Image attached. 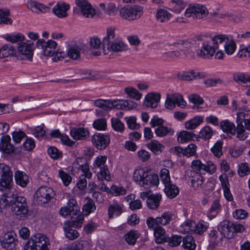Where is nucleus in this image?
Instances as JSON below:
<instances>
[{
  "mask_svg": "<svg viewBox=\"0 0 250 250\" xmlns=\"http://www.w3.org/2000/svg\"><path fill=\"white\" fill-rule=\"evenodd\" d=\"M154 235L156 242L157 243H164L166 242L168 237L166 235L165 229L160 226H155L154 229Z\"/></svg>",
  "mask_w": 250,
  "mask_h": 250,
  "instance_id": "obj_31",
  "label": "nucleus"
},
{
  "mask_svg": "<svg viewBox=\"0 0 250 250\" xmlns=\"http://www.w3.org/2000/svg\"><path fill=\"white\" fill-rule=\"evenodd\" d=\"M208 15V11L203 5L198 3H191L187 8L185 16L193 19L200 20L204 19Z\"/></svg>",
  "mask_w": 250,
  "mask_h": 250,
  "instance_id": "obj_7",
  "label": "nucleus"
},
{
  "mask_svg": "<svg viewBox=\"0 0 250 250\" xmlns=\"http://www.w3.org/2000/svg\"><path fill=\"white\" fill-rule=\"evenodd\" d=\"M48 154L54 160L61 159L62 157V151L55 146H50L48 148Z\"/></svg>",
  "mask_w": 250,
  "mask_h": 250,
  "instance_id": "obj_59",
  "label": "nucleus"
},
{
  "mask_svg": "<svg viewBox=\"0 0 250 250\" xmlns=\"http://www.w3.org/2000/svg\"><path fill=\"white\" fill-rule=\"evenodd\" d=\"M63 52L59 51L56 42L48 40V58H50L52 62H56L63 58Z\"/></svg>",
  "mask_w": 250,
  "mask_h": 250,
  "instance_id": "obj_11",
  "label": "nucleus"
},
{
  "mask_svg": "<svg viewBox=\"0 0 250 250\" xmlns=\"http://www.w3.org/2000/svg\"><path fill=\"white\" fill-rule=\"evenodd\" d=\"M122 208L123 206L117 203L111 204L108 209L109 217L111 218L114 215H120L122 213Z\"/></svg>",
  "mask_w": 250,
  "mask_h": 250,
  "instance_id": "obj_45",
  "label": "nucleus"
},
{
  "mask_svg": "<svg viewBox=\"0 0 250 250\" xmlns=\"http://www.w3.org/2000/svg\"><path fill=\"white\" fill-rule=\"evenodd\" d=\"M71 136L76 140H85L89 136L87 129L83 127L72 128L70 131Z\"/></svg>",
  "mask_w": 250,
  "mask_h": 250,
  "instance_id": "obj_20",
  "label": "nucleus"
},
{
  "mask_svg": "<svg viewBox=\"0 0 250 250\" xmlns=\"http://www.w3.org/2000/svg\"><path fill=\"white\" fill-rule=\"evenodd\" d=\"M238 174L241 177H244L250 173V167L247 163L241 164L239 166Z\"/></svg>",
  "mask_w": 250,
  "mask_h": 250,
  "instance_id": "obj_64",
  "label": "nucleus"
},
{
  "mask_svg": "<svg viewBox=\"0 0 250 250\" xmlns=\"http://www.w3.org/2000/svg\"><path fill=\"white\" fill-rule=\"evenodd\" d=\"M85 200L86 203L83 206V210L85 215H88L96 209V206L94 201L90 198L86 197Z\"/></svg>",
  "mask_w": 250,
  "mask_h": 250,
  "instance_id": "obj_47",
  "label": "nucleus"
},
{
  "mask_svg": "<svg viewBox=\"0 0 250 250\" xmlns=\"http://www.w3.org/2000/svg\"><path fill=\"white\" fill-rule=\"evenodd\" d=\"M195 135L188 131H181L178 136V141L181 143H184L193 139Z\"/></svg>",
  "mask_w": 250,
  "mask_h": 250,
  "instance_id": "obj_48",
  "label": "nucleus"
},
{
  "mask_svg": "<svg viewBox=\"0 0 250 250\" xmlns=\"http://www.w3.org/2000/svg\"><path fill=\"white\" fill-rule=\"evenodd\" d=\"M161 199L162 196L160 194L150 195L146 201L147 207L152 209H157L160 205Z\"/></svg>",
  "mask_w": 250,
  "mask_h": 250,
  "instance_id": "obj_33",
  "label": "nucleus"
},
{
  "mask_svg": "<svg viewBox=\"0 0 250 250\" xmlns=\"http://www.w3.org/2000/svg\"><path fill=\"white\" fill-rule=\"evenodd\" d=\"M66 207L70 209L72 213L70 223L74 228H81L84 220V216L80 212V208L76 200L73 198L70 199L67 203Z\"/></svg>",
  "mask_w": 250,
  "mask_h": 250,
  "instance_id": "obj_6",
  "label": "nucleus"
},
{
  "mask_svg": "<svg viewBox=\"0 0 250 250\" xmlns=\"http://www.w3.org/2000/svg\"><path fill=\"white\" fill-rule=\"evenodd\" d=\"M120 16L123 19L132 21L140 18L143 13V8L138 5L124 7L120 10Z\"/></svg>",
  "mask_w": 250,
  "mask_h": 250,
  "instance_id": "obj_8",
  "label": "nucleus"
},
{
  "mask_svg": "<svg viewBox=\"0 0 250 250\" xmlns=\"http://www.w3.org/2000/svg\"><path fill=\"white\" fill-rule=\"evenodd\" d=\"M214 132L211 127L206 125L201 129L199 136L205 140H208L211 138Z\"/></svg>",
  "mask_w": 250,
  "mask_h": 250,
  "instance_id": "obj_49",
  "label": "nucleus"
},
{
  "mask_svg": "<svg viewBox=\"0 0 250 250\" xmlns=\"http://www.w3.org/2000/svg\"><path fill=\"white\" fill-rule=\"evenodd\" d=\"M107 157L105 156H99L95 160L92 169L97 173V178L99 180H105L109 181L111 176L107 166L105 165Z\"/></svg>",
  "mask_w": 250,
  "mask_h": 250,
  "instance_id": "obj_3",
  "label": "nucleus"
},
{
  "mask_svg": "<svg viewBox=\"0 0 250 250\" xmlns=\"http://www.w3.org/2000/svg\"><path fill=\"white\" fill-rule=\"evenodd\" d=\"M221 205L218 199L214 200L208 211L207 215L210 219L215 217L221 210Z\"/></svg>",
  "mask_w": 250,
  "mask_h": 250,
  "instance_id": "obj_32",
  "label": "nucleus"
},
{
  "mask_svg": "<svg viewBox=\"0 0 250 250\" xmlns=\"http://www.w3.org/2000/svg\"><path fill=\"white\" fill-rule=\"evenodd\" d=\"M141 234L136 230H131L125 234L124 239L130 245H134L136 243L137 239L140 237Z\"/></svg>",
  "mask_w": 250,
  "mask_h": 250,
  "instance_id": "obj_34",
  "label": "nucleus"
},
{
  "mask_svg": "<svg viewBox=\"0 0 250 250\" xmlns=\"http://www.w3.org/2000/svg\"><path fill=\"white\" fill-rule=\"evenodd\" d=\"M125 92L129 97L137 101L140 100L142 96V94L133 87H126L125 89Z\"/></svg>",
  "mask_w": 250,
  "mask_h": 250,
  "instance_id": "obj_57",
  "label": "nucleus"
},
{
  "mask_svg": "<svg viewBox=\"0 0 250 250\" xmlns=\"http://www.w3.org/2000/svg\"><path fill=\"white\" fill-rule=\"evenodd\" d=\"M81 47L77 45L70 46L66 52V55L72 60H78L81 57Z\"/></svg>",
  "mask_w": 250,
  "mask_h": 250,
  "instance_id": "obj_39",
  "label": "nucleus"
},
{
  "mask_svg": "<svg viewBox=\"0 0 250 250\" xmlns=\"http://www.w3.org/2000/svg\"><path fill=\"white\" fill-rule=\"evenodd\" d=\"M115 31V28L114 27H109L106 29V36L103 40L104 47L116 41Z\"/></svg>",
  "mask_w": 250,
  "mask_h": 250,
  "instance_id": "obj_37",
  "label": "nucleus"
},
{
  "mask_svg": "<svg viewBox=\"0 0 250 250\" xmlns=\"http://www.w3.org/2000/svg\"><path fill=\"white\" fill-rule=\"evenodd\" d=\"M176 104L184 108L186 105V102L184 100L183 96L178 93L168 94L165 102L166 108L172 110L175 107Z\"/></svg>",
  "mask_w": 250,
  "mask_h": 250,
  "instance_id": "obj_10",
  "label": "nucleus"
},
{
  "mask_svg": "<svg viewBox=\"0 0 250 250\" xmlns=\"http://www.w3.org/2000/svg\"><path fill=\"white\" fill-rule=\"evenodd\" d=\"M13 185V172L10 167L0 163V190H10Z\"/></svg>",
  "mask_w": 250,
  "mask_h": 250,
  "instance_id": "obj_4",
  "label": "nucleus"
},
{
  "mask_svg": "<svg viewBox=\"0 0 250 250\" xmlns=\"http://www.w3.org/2000/svg\"><path fill=\"white\" fill-rule=\"evenodd\" d=\"M174 131L171 128H169L164 125H160L158 126L155 129V133L156 135L160 137L166 136L169 134L172 135L174 134Z\"/></svg>",
  "mask_w": 250,
  "mask_h": 250,
  "instance_id": "obj_46",
  "label": "nucleus"
},
{
  "mask_svg": "<svg viewBox=\"0 0 250 250\" xmlns=\"http://www.w3.org/2000/svg\"><path fill=\"white\" fill-rule=\"evenodd\" d=\"M204 76V74L198 71L191 70L184 72L181 75V79L184 81H191L193 79H200Z\"/></svg>",
  "mask_w": 250,
  "mask_h": 250,
  "instance_id": "obj_35",
  "label": "nucleus"
},
{
  "mask_svg": "<svg viewBox=\"0 0 250 250\" xmlns=\"http://www.w3.org/2000/svg\"><path fill=\"white\" fill-rule=\"evenodd\" d=\"M0 204L4 206H11V210L19 219L24 220L28 217V210L26 199L18 196L11 191L3 194L0 199Z\"/></svg>",
  "mask_w": 250,
  "mask_h": 250,
  "instance_id": "obj_1",
  "label": "nucleus"
},
{
  "mask_svg": "<svg viewBox=\"0 0 250 250\" xmlns=\"http://www.w3.org/2000/svg\"><path fill=\"white\" fill-rule=\"evenodd\" d=\"M225 52L229 55H232L236 48V44L231 37H228L226 42L224 44Z\"/></svg>",
  "mask_w": 250,
  "mask_h": 250,
  "instance_id": "obj_41",
  "label": "nucleus"
},
{
  "mask_svg": "<svg viewBox=\"0 0 250 250\" xmlns=\"http://www.w3.org/2000/svg\"><path fill=\"white\" fill-rule=\"evenodd\" d=\"M16 183L22 188H25L29 183V177L23 171L17 170L14 173Z\"/></svg>",
  "mask_w": 250,
  "mask_h": 250,
  "instance_id": "obj_26",
  "label": "nucleus"
},
{
  "mask_svg": "<svg viewBox=\"0 0 250 250\" xmlns=\"http://www.w3.org/2000/svg\"><path fill=\"white\" fill-rule=\"evenodd\" d=\"M165 191L169 198L172 199L176 197L179 193V190L178 188L171 183L165 186Z\"/></svg>",
  "mask_w": 250,
  "mask_h": 250,
  "instance_id": "obj_43",
  "label": "nucleus"
},
{
  "mask_svg": "<svg viewBox=\"0 0 250 250\" xmlns=\"http://www.w3.org/2000/svg\"><path fill=\"white\" fill-rule=\"evenodd\" d=\"M191 167L193 169L192 171H196L200 174L205 173V170L206 165L203 164L199 160H195L192 162Z\"/></svg>",
  "mask_w": 250,
  "mask_h": 250,
  "instance_id": "obj_52",
  "label": "nucleus"
},
{
  "mask_svg": "<svg viewBox=\"0 0 250 250\" xmlns=\"http://www.w3.org/2000/svg\"><path fill=\"white\" fill-rule=\"evenodd\" d=\"M10 11L7 8L0 9V24H11L13 20L9 18Z\"/></svg>",
  "mask_w": 250,
  "mask_h": 250,
  "instance_id": "obj_42",
  "label": "nucleus"
},
{
  "mask_svg": "<svg viewBox=\"0 0 250 250\" xmlns=\"http://www.w3.org/2000/svg\"><path fill=\"white\" fill-rule=\"evenodd\" d=\"M159 183L158 176L156 174L147 171V176L144 179L142 187L149 188L153 186H157Z\"/></svg>",
  "mask_w": 250,
  "mask_h": 250,
  "instance_id": "obj_28",
  "label": "nucleus"
},
{
  "mask_svg": "<svg viewBox=\"0 0 250 250\" xmlns=\"http://www.w3.org/2000/svg\"><path fill=\"white\" fill-rule=\"evenodd\" d=\"M75 3L81 9L82 14L85 18H92L95 10L86 0H75Z\"/></svg>",
  "mask_w": 250,
  "mask_h": 250,
  "instance_id": "obj_13",
  "label": "nucleus"
},
{
  "mask_svg": "<svg viewBox=\"0 0 250 250\" xmlns=\"http://www.w3.org/2000/svg\"><path fill=\"white\" fill-rule=\"evenodd\" d=\"M1 244L2 248L7 250L14 249L16 246L14 235L10 232L5 233L2 239H1Z\"/></svg>",
  "mask_w": 250,
  "mask_h": 250,
  "instance_id": "obj_24",
  "label": "nucleus"
},
{
  "mask_svg": "<svg viewBox=\"0 0 250 250\" xmlns=\"http://www.w3.org/2000/svg\"><path fill=\"white\" fill-rule=\"evenodd\" d=\"M185 225L188 228V231L189 230L195 233L201 234L207 230L208 228L209 224L208 222L201 220L197 224L193 221H188L185 223Z\"/></svg>",
  "mask_w": 250,
  "mask_h": 250,
  "instance_id": "obj_15",
  "label": "nucleus"
},
{
  "mask_svg": "<svg viewBox=\"0 0 250 250\" xmlns=\"http://www.w3.org/2000/svg\"><path fill=\"white\" fill-rule=\"evenodd\" d=\"M203 121L201 116H196L185 123V127L187 129L192 130L199 126Z\"/></svg>",
  "mask_w": 250,
  "mask_h": 250,
  "instance_id": "obj_44",
  "label": "nucleus"
},
{
  "mask_svg": "<svg viewBox=\"0 0 250 250\" xmlns=\"http://www.w3.org/2000/svg\"><path fill=\"white\" fill-rule=\"evenodd\" d=\"M147 146L155 154L161 152L162 148L164 147V146L156 140L151 141L150 143L147 144Z\"/></svg>",
  "mask_w": 250,
  "mask_h": 250,
  "instance_id": "obj_56",
  "label": "nucleus"
},
{
  "mask_svg": "<svg viewBox=\"0 0 250 250\" xmlns=\"http://www.w3.org/2000/svg\"><path fill=\"white\" fill-rule=\"evenodd\" d=\"M34 49V42L32 41L29 40L25 42L19 43L17 47V56L21 60L31 61L32 60Z\"/></svg>",
  "mask_w": 250,
  "mask_h": 250,
  "instance_id": "obj_9",
  "label": "nucleus"
},
{
  "mask_svg": "<svg viewBox=\"0 0 250 250\" xmlns=\"http://www.w3.org/2000/svg\"><path fill=\"white\" fill-rule=\"evenodd\" d=\"M148 170L141 167H138L133 173V178L135 182L142 186L144 179L147 176Z\"/></svg>",
  "mask_w": 250,
  "mask_h": 250,
  "instance_id": "obj_27",
  "label": "nucleus"
},
{
  "mask_svg": "<svg viewBox=\"0 0 250 250\" xmlns=\"http://www.w3.org/2000/svg\"><path fill=\"white\" fill-rule=\"evenodd\" d=\"M244 115L245 114L240 113L238 115L236 118L237 137L241 140H244L247 137V135L244 134L246 129L243 125V120L245 119Z\"/></svg>",
  "mask_w": 250,
  "mask_h": 250,
  "instance_id": "obj_23",
  "label": "nucleus"
},
{
  "mask_svg": "<svg viewBox=\"0 0 250 250\" xmlns=\"http://www.w3.org/2000/svg\"><path fill=\"white\" fill-rule=\"evenodd\" d=\"M220 127L223 132L235 135L236 133V128L234 124L229 120H225L220 123Z\"/></svg>",
  "mask_w": 250,
  "mask_h": 250,
  "instance_id": "obj_36",
  "label": "nucleus"
},
{
  "mask_svg": "<svg viewBox=\"0 0 250 250\" xmlns=\"http://www.w3.org/2000/svg\"><path fill=\"white\" fill-rule=\"evenodd\" d=\"M172 216V214L169 212H164L161 217H156V222L158 223L159 226L167 225L168 224Z\"/></svg>",
  "mask_w": 250,
  "mask_h": 250,
  "instance_id": "obj_53",
  "label": "nucleus"
},
{
  "mask_svg": "<svg viewBox=\"0 0 250 250\" xmlns=\"http://www.w3.org/2000/svg\"><path fill=\"white\" fill-rule=\"evenodd\" d=\"M82 161V159L81 158H77L76 159L75 161L73 163L72 166V171H73V169L75 168L78 169H81L83 173L86 172H88L89 170L88 166L86 164H81Z\"/></svg>",
  "mask_w": 250,
  "mask_h": 250,
  "instance_id": "obj_58",
  "label": "nucleus"
},
{
  "mask_svg": "<svg viewBox=\"0 0 250 250\" xmlns=\"http://www.w3.org/2000/svg\"><path fill=\"white\" fill-rule=\"evenodd\" d=\"M231 222L227 220L221 222L218 227V229L220 233L224 235L225 237L230 239L233 237L231 227Z\"/></svg>",
  "mask_w": 250,
  "mask_h": 250,
  "instance_id": "obj_19",
  "label": "nucleus"
},
{
  "mask_svg": "<svg viewBox=\"0 0 250 250\" xmlns=\"http://www.w3.org/2000/svg\"><path fill=\"white\" fill-rule=\"evenodd\" d=\"M93 126L97 130H105L107 126L106 121L104 118L98 119L93 122Z\"/></svg>",
  "mask_w": 250,
  "mask_h": 250,
  "instance_id": "obj_63",
  "label": "nucleus"
},
{
  "mask_svg": "<svg viewBox=\"0 0 250 250\" xmlns=\"http://www.w3.org/2000/svg\"><path fill=\"white\" fill-rule=\"evenodd\" d=\"M4 39L12 43H15L19 42H22L24 40V36L21 33H18L16 35H7Z\"/></svg>",
  "mask_w": 250,
  "mask_h": 250,
  "instance_id": "obj_61",
  "label": "nucleus"
},
{
  "mask_svg": "<svg viewBox=\"0 0 250 250\" xmlns=\"http://www.w3.org/2000/svg\"><path fill=\"white\" fill-rule=\"evenodd\" d=\"M34 200L39 205L44 206L47 203V187L41 186L34 194Z\"/></svg>",
  "mask_w": 250,
  "mask_h": 250,
  "instance_id": "obj_17",
  "label": "nucleus"
},
{
  "mask_svg": "<svg viewBox=\"0 0 250 250\" xmlns=\"http://www.w3.org/2000/svg\"><path fill=\"white\" fill-rule=\"evenodd\" d=\"M233 80L242 85L250 86V76L242 72H235L233 75Z\"/></svg>",
  "mask_w": 250,
  "mask_h": 250,
  "instance_id": "obj_29",
  "label": "nucleus"
},
{
  "mask_svg": "<svg viewBox=\"0 0 250 250\" xmlns=\"http://www.w3.org/2000/svg\"><path fill=\"white\" fill-rule=\"evenodd\" d=\"M69 226L67 228H64L65 236L70 240H74L78 237L79 233L78 232L72 229L73 226L70 223V220L68 222Z\"/></svg>",
  "mask_w": 250,
  "mask_h": 250,
  "instance_id": "obj_54",
  "label": "nucleus"
},
{
  "mask_svg": "<svg viewBox=\"0 0 250 250\" xmlns=\"http://www.w3.org/2000/svg\"><path fill=\"white\" fill-rule=\"evenodd\" d=\"M183 247L189 250H194L196 245L193 237L191 235H188L182 238Z\"/></svg>",
  "mask_w": 250,
  "mask_h": 250,
  "instance_id": "obj_50",
  "label": "nucleus"
},
{
  "mask_svg": "<svg viewBox=\"0 0 250 250\" xmlns=\"http://www.w3.org/2000/svg\"><path fill=\"white\" fill-rule=\"evenodd\" d=\"M228 37L225 35L219 34L212 37L210 41L204 42L201 48L197 53V56L203 59L211 58L220 45L224 46Z\"/></svg>",
  "mask_w": 250,
  "mask_h": 250,
  "instance_id": "obj_2",
  "label": "nucleus"
},
{
  "mask_svg": "<svg viewBox=\"0 0 250 250\" xmlns=\"http://www.w3.org/2000/svg\"><path fill=\"white\" fill-rule=\"evenodd\" d=\"M161 99L160 93H150L147 94L145 97L144 102L146 107L156 108Z\"/></svg>",
  "mask_w": 250,
  "mask_h": 250,
  "instance_id": "obj_22",
  "label": "nucleus"
},
{
  "mask_svg": "<svg viewBox=\"0 0 250 250\" xmlns=\"http://www.w3.org/2000/svg\"><path fill=\"white\" fill-rule=\"evenodd\" d=\"M111 121L112 127L114 130L120 132L124 131L125 126L120 120L116 118H112Z\"/></svg>",
  "mask_w": 250,
  "mask_h": 250,
  "instance_id": "obj_60",
  "label": "nucleus"
},
{
  "mask_svg": "<svg viewBox=\"0 0 250 250\" xmlns=\"http://www.w3.org/2000/svg\"><path fill=\"white\" fill-rule=\"evenodd\" d=\"M171 14L165 9L159 8L156 11V19L160 22H167L171 18Z\"/></svg>",
  "mask_w": 250,
  "mask_h": 250,
  "instance_id": "obj_38",
  "label": "nucleus"
},
{
  "mask_svg": "<svg viewBox=\"0 0 250 250\" xmlns=\"http://www.w3.org/2000/svg\"><path fill=\"white\" fill-rule=\"evenodd\" d=\"M240 113L245 114V119L243 120V121L245 123V128L250 130V117H249L250 110L248 109V108L245 107L239 109L238 112L237 113V117L238 116V115Z\"/></svg>",
  "mask_w": 250,
  "mask_h": 250,
  "instance_id": "obj_55",
  "label": "nucleus"
},
{
  "mask_svg": "<svg viewBox=\"0 0 250 250\" xmlns=\"http://www.w3.org/2000/svg\"><path fill=\"white\" fill-rule=\"evenodd\" d=\"M0 150L6 154H10L14 150V147L11 143V138L9 135L1 137L0 143Z\"/></svg>",
  "mask_w": 250,
  "mask_h": 250,
  "instance_id": "obj_18",
  "label": "nucleus"
},
{
  "mask_svg": "<svg viewBox=\"0 0 250 250\" xmlns=\"http://www.w3.org/2000/svg\"><path fill=\"white\" fill-rule=\"evenodd\" d=\"M108 50L115 52H123L127 49V45L121 41H115L105 46Z\"/></svg>",
  "mask_w": 250,
  "mask_h": 250,
  "instance_id": "obj_30",
  "label": "nucleus"
},
{
  "mask_svg": "<svg viewBox=\"0 0 250 250\" xmlns=\"http://www.w3.org/2000/svg\"><path fill=\"white\" fill-rule=\"evenodd\" d=\"M182 238L180 235H172L171 237H167L166 242H168L171 247H177L181 244Z\"/></svg>",
  "mask_w": 250,
  "mask_h": 250,
  "instance_id": "obj_62",
  "label": "nucleus"
},
{
  "mask_svg": "<svg viewBox=\"0 0 250 250\" xmlns=\"http://www.w3.org/2000/svg\"><path fill=\"white\" fill-rule=\"evenodd\" d=\"M93 144L99 149H105L110 143V137L108 135L98 133L92 137Z\"/></svg>",
  "mask_w": 250,
  "mask_h": 250,
  "instance_id": "obj_14",
  "label": "nucleus"
},
{
  "mask_svg": "<svg viewBox=\"0 0 250 250\" xmlns=\"http://www.w3.org/2000/svg\"><path fill=\"white\" fill-rule=\"evenodd\" d=\"M16 54V50L10 44H5L0 48V58H4Z\"/></svg>",
  "mask_w": 250,
  "mask_h": 250,
  "instance_id": "obj_40",
  "label": "nucleus"
},
{
  "mask_svg": "<svg viewBox=\"0 0 250 250\" xmlns=\"http://www.w3.org/2000/svg\"><path fill=\"white\" fill-rule=\"evenodd\" d=\"M47 236L42 233L31 236L24 245L23 250H46Z\"/></svg>",
  "mask_w": 250,
  "mask_h": 250,
  "instance_id": "obj_5",
  "label": "nucleus"
},
{
  "mask_svg": "<svg viewBox=\"0 0 250 250\" xmlns=\"http://www.w3.org/2000/svg\"><path fill=\"white\" fill-rule=\"evenodd\" d=\"M189 178L191 181V186L195 189H199L202 187L204 183V178L201 174L195 171H190Z\"/></svg>",
  "mask_w": 250,
  "mask_h": 250,
  "instance_id": "obj_25",
  "label": "nucleus"
},
{
  "mask_svg": "<svg viewBox=\"0 0 250 250\" xmlns=\"http://www.w3.org/2000/svg\"><path fill=\"white\" fill-rule=\"evenodd\" d=\"M121 101L118 100H108L98 99L95 101L94 104L95 106L99 107L104 110H109L113 108L119 109L122 107L121 106Z\"/></svg>",
  "mask_w": 250,
  "mask_h": 250,
  "instance_id": "obj_12",
  "label": "nucleus"
},
{
  "mask_svg": "<svg viewBox=\"0 0 250 250\" xmlns=\"http://www.w3.org/2000/svg\"><path fill=\"white\" fill-rule=\"evenodd\" d=\"M69 9V4L63 1H59L53 7L52 12L58 18H63L67 17V11Z\"/></svg>",
  "mask_w": 250,
  "mask_h": 250,
  "instance_id": "obj_16",
  "label": "nucleus"
},
{
  "mask_svg": "<svg viewBox=\"0 0 250 250\" xmlns=\"http://www.w3.org/2000/svg\"><path fill=\"white\" fill-rule=\"evenodd\" d=\"M219 180L221 183L226 199L229 201H232L233 198L230 192L229 184L227 175L226 174L221 175L219 176Z\"/></svg>",
  "mask_w": 250,
  "mask_h": 250,
  "instance_id": "obj_21",
  "label": "nucleus"
},
{
  "mask_svg": "<svg viewBox=\"0 0 250 250\" xmlns=\"http://www.w3.org/2000/svg\"><path fill=\"white\" fill-rule=\"evenodd\" d=\"M171 9L175 13H180L185 7L186 4L183 0H171Z\"/></svg>",
  "mask_w": 250,
  "mask_h": 250,
  "instance_id": "obj_51",
  "label": "nucleus"
}]
</instances>
